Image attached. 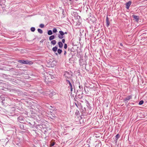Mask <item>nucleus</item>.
Listing matches in <instances>:
<instances>
[{"label": "nucleus", "instance_id": "nucleus-1", "mask_svg": "<svg viewBox=\"0 0 147 147\" xmlns=\"http://www.w3.org/2000/svg\"><path fill=\"white\" fill-rule=\"evenodd\" d=\"M18 62L23 64L32 65L33 64L32 61L29 60H18Z\"/></svg>", "mask_w": 147, "mask_h": 147}, {"label": "nucleus", "instance_id": "nucleus-2", "mask_svg": "<svg viewBox=\"0 0 147 147\" xmlns=\"http://www.w3.org/2000/svg\"><path fill=\"white\" fill-rule=\"evenodd\" d=\"M59 34H58V38L60 39H62L64 37V32L62 31H59Z\"/></svg>", "mask_w": 147, "mask_h": 147}, {"label": "nucleus", "instance_id": "nucleus-3", "mask_svg": "<svg viewBox=\"0 0 147 147\" xmlns=\"http://www.w3.org/2000/svg\"><path fill=\"white\" fill-rule=\"evenodd\" d=\"M64 76L66 79H69L70 77V75L69 72H66L64 74Z\"/></svg>", "mask_w": 147, "mask_h": 147}, {"label": "nucleus", "instance_id": "nucleus-4", "mask_svg": "<svg viewBox=\"0 0 147 147\" xmlns=\"http://www.w3.org/2000/svg\"><path fill=\"white\" fill-rule=\"evenodd\" d=\"M132 96L131 95H129L127 96L125 98L123 99L124 101H126L127 100H128L130 99H131L132 98Z\"/></svg>", "mask_w": 147, "mask_h": 147}, {"label": "nucleus", "instance_id": "nucleus-5", "mask_svg": "<svg viewBox=\"0 0 147 147\" xmlns=\"http://www.w3.org/2000/svg\"><path fill=\"white\" fill-rule=\"evenodd\" d=\"M47 95H48L50 97H51L52 96L53 94L52 92H51L49 90L47 91V93H46Z\"/></svg>", "mask_w": 147, "mask_h": 147}, {"label": "nucleus", "instance_id": "nucleus-6", "mask_svg": "<svg viewBox=\"0 0 147 147\" xmlns=\"http://www.w3.org/2000/svg\"><path fill=\"white\" fill-rule=\"evenodd\" d=\"M131 3V1H129L126 4V8L127 9H129Z\"/></svg>", "mask_w": 147, "mask_h": 147}, {"label": "nucleus", "instance_id": "nucleus-7", "mask_svg": "<svg viewBox=\"0 0 147 147\" xmlns=\"http://www.w3.org/2000/svg\"><path fill=\"white\" fill-rule=\"evenodd\" d=\"M134 18L135 19V20L137 22L139 20V17L138 16H137L136 15H134L133 16Z\"/></svg>", "mask_w": 147, "mask_h": 147}, {"label": "nucleus", "instance_id": "nucleus-8", "mask_svg": "<svg viewBox=\"0 0 147 147\" xmlns=\"http://www.w3.org/2000/svg\"><path fill=\"white\" fill-rule=\"evenodd\" d=\"M58 44L59 46V47L60 48H62L63 46V44L62 42H59L58 43Z\"/></svg>", "mask_w": 147, "mask_h": 147}, {"label": "nucleus", "instance_id": "nucleus-9", "mask_svg": "<svg viewBox=\"0 0 147 147\" xmlns=\"http://www.w3.org/2000/svg\"><path fill=\"white\" fill-rule=\"evenodd\" d=\"M57 47L56 46H55V47H53L52 48V50L54 52H56L57 50Z\"/></svg>", "mask_w": 147, "mask_h": 147}, {"label": "nucleus", "instance_id": "nucleus-10", "mask_svg": "<svg viewBox=\"0 0 147 147\" xmlns=\"http://www.w3.org/2000/svg\"><path fill=\"white\" fill-rule=\"evenodd\" d=\"M106 22H107V26H108L110 22L109 20L108 17H107V18L106 19Z\"/></svg>", "mask_w": 147, "mask_h": 147}, {"label": "nucleus", "instance_id": "nucleus-11", "mask_svg": "<svg viewBox=\"0 0 147 147\" xmlns=\"http://www.w3.org/2000/svg\"><path fill=\"white\" fill-rule=\"evenodd\" d=\"M55 38V36L54 35H53L52 36H50L49 37V40H51L54 39Z\"/></svg>", "mask_w": 147, "mask_h": 147}, {"label": "nucleus", "instance_id": "nucleus-12", "mask_svg": "<svg viewBox=\"0 0 147 147\" xmlns=\"http://www.w3.org/2000/svg\"><path fill=\"white\" fill-rule=\"evenodd\" d=\"M51 44L54 45H55L56 44V41L55 40H52L51 41Z\"/></svg>", "mask_w": 147, "mask_h": 147}, {"label": "nucleus", "instance_id": "nucleus-13", "mask_svg": "<svg viewBox=\"0 0 147 147\" xmlns=\"http://www.w3.org/2000/svg\"><path fill=\"white\" fill-rule=\"evenodd\" d=\"M53 34L52 31L51 30H49L48 32V34L49 35H51Z\"/></svg>", "mask_w": 147, "mask_h": 147}, {"label": "nucleus", "instance_id": "nucleus-14", "mask_svg": "<svg viewBox=\"0 0 147 147\" xmlns=\"http://www.w3.org/2000/svg\"><path fill=\"white\" fill-rule=\"evenodd\" d=\"M38 32L40 34H42L43 33L42 30L40 29H38Z\"/></svg>", "mask_w": 147, "mask_h": 147}, {"label": "nucleus", "instance_id": "nucleus-15", "mask_svg": "<svg viewBox=\"0 0 147 147\" xmlns=\"http://www.w3.org/2000/svg\"><path fill=\"white\" fill-rule=\"evenodd\" d=\"M62 52V51L61 49H59L57 50L58 53L59 54H60Z\"/></svg>", "mask_w": 147, "mask_h": 147}, {"label": "nucleus", "instance_id": "nucleus-16", "mask_svg": "<svg viewBox=\"0 0 147 147\" xmlns=\"http://www.w3.org/2000/svg\"><path fill=\"white\" fill-rule=\"evenodd\" d=\"M30 30L32 32H34L35 31V28L32 27L31 28Z\"/></svg>", "mask_w": 147, "mask_h": 147}, {"label": "nucleus", "instance_id": "nucleus-17", "mask_svg": "<svg viewBox=\"0 0 147 147\" xmlns=\"http://www.w3.org/2000/svg\"><path fill=\"white\" fill-rule=\"evenodd\" d=\"M68 88H69H69L70 89V91H71V94H72V92L73 91L72 86V87H69V86L68 87Z\"/></svg>", "mask_w": 147, "mask_h": 147}, {"label": "nucleus", "instance_id": "nucleus-18", "mask_svg": "<svg viewBox=\"0 0 147 147\" xmlns=\"http://www.w3.org/2000/svg\"><path fill=\"white\" fill-rule=\"evenodd\" d=\"M53 33H56L57 32V29L56 28H53Z\"/></svg>", "mask_w": 147, "mask_h": 147}, {"label": "nucleus", "instance_id": "nucleus-19", "mask_svg": "<svg viewBox=\"0 0 147 147\" xmlns=\"http://www.w3.org/2000/svg\"><path fill=\"white\" fill-rule=\"evenodd\" d=\"M144 103V101L143 100H141L140 101L139 103V105H142Z\"/></svg>", "mask_w": 147, "mask_h": 147}, {"label": "nucleus", "instance_id": "nucleus-20", "mask_svg": "<svg viewBox=\"0 0 147 147\" xmlns=\"http://www.w3.org/2000/svg\"><path fill=\"white\" fill-rule=\"evenodd\" d=\"M39 26L41 28H43L44 26V25L43 24H41Z\"/></svg>", "mask_w": 147, "mask_h": 147}, {"label": "nucleus", "instance_id": "nucleus-21", "mask_svg": "<svg viewBox=\"0 0 147 147\" xmlns=\"http://www.w3.org/2000/svg\"><path fill=\"white\" fill-rule=\"evenodd\" d=\"M70 82V81L68 79H66V83L67 84H69Z\"/></svg>", "mask_w": 147, "mask_h": 147}, {"label": "nucleus", "instance_id": "nucleus-22", "mask_svg": "<svg viewBox=\"0 0 147 147\" xmlns=\"http://www.w3.org/2000/svg\"><path fill=\"white\" fill-rule=\"evenodd\" d=\"M55 144V143L54 142H52L51 143L50 146H53Z\"/></svg>", "mask_w": 147, "mask_h": 147}, {"label": "nucleus", "instance_id": "nucleus-23", "mask_svg": "<svg viewBox=\"0 0 147 147\" xmlns=\"http://www.w3.org/2000/svg\"><path fill=\"white\" fill-rule=\"evenodd\" d=\"M120 137V136L118 134H117L116 136V137L117 139L119 138Z\"/></svg>", "mask_w": 147, "mask_h": 147}, {"label": "nucleus", "instance_id": "nucleus-24", "mask_svg": "<svg viewBox=\"0 0 147 147\" xmlns=\"http://www.w3.org/2000/svg\"><path fill=\"white\" fill-rule=\"evenodd\" d=\"M64 48L65 49H66L67 48V45L66 44H65L64 45Z\"/></svg>", "mask_w": 147, "mask_h": 147}, {"label": "nucleus", "instance_id": "nucleus-25", "mask_svg": "<svg viewBox=\"0 0 147 147\" xmlns=\"http://www.w3.org/2000/svg\"><path fill=\"white\" fill-rule=\"evenodd\" d=\"M65 40L64 39H63L62 40V43H64L65 42Z\"/></svg>", "mask_w": 147, "mask_h": 147}, {"label": "nucleus", "instance_id": "nucleus-26", "mask_svg": "<svg viewBox=\"0 0 147 147\" xmlns=\"http://www.w3.org/2000/svg\"><path fill=\"white\" fill-rule=\"evenodd\" d=\"M69 84V87H72V84H71V82H70V83Z\"/></svg>", "mask_w": 147, "mask_h": 147}, {"label": "nucleus", "instance_id": "nucleus-27", "mask_svg": "<svg viewBox=\"0 0 147 147\" xmlns=\"http://www.w3.org/2000/svg\"><path fill=\"white\" fill-rule=\"evenodd\" d=\"M120 44L121 46L123 47V45L121 43H120Z\"/></svg>", "mask_w": 147, "mask_h": 147}, {"label": "nucleus", "instance_id": "nucleus-28", "mask_svg": "<svg viewBox=\"0 0 147 147\" xmlns=\"http://www.w3.org/2000/svg\"><path fill=\"white\" fill-rule=\"evenodd\" d=\"M64 35L65 34H67V32H64Z\"/></svg>", "mask_w": 147, "mask_h": 147}, {"label": "nucleus", "instance_id": "nucleus-29", "mask_svg": "<svg viewBox=\"0 0 147 147\" xmlns=\"http://www.w3.org/2000/svg\"><path fill=\"white\" fill-rule=\"evenodd\" d=\"M66 51H64V54L65 55H66Z\"/></svg>", "mask_w": 147, "mask_h": 147}, {"label": "nucleus", "instance_id": "nucleus-30", "mask_svg": "<svg viewBox=\"0 0 147 147\" xmlns=\"http://www.w3.org/2000/svg\"><path fill=\"white\" fill-rule=\"evenodd\" d=\"M81 87L80 85H79V88H80V90H81Z\"/></svg>", "mask_w": 147, "mask_h": 147}, {"label": "nucleus", "instance_id": "nucleus-31", "mask_svg": "<svg viewBox=\"0 0 147 147\" xmlns=\"http://www.w3.org/2000/svg\"><path fill=\"white\" fill-rule=\"evenodd\" d=\"M55 54H56V55H58V54H57V53H55Z\"/></svg>", "mask_w": 147, "mask_h": 147}, {"label": "nucleus", "instance_id": "nucleus-32", "mask_svg": "<svg viewBox=\"0 0 147 147\" xmlns=\"http://www.w3.org/2000/svg\"><path fill=\"white\" fill-rule=\"evenodd\" d=\"M75 105L77 106V107H78L77 105L76 104V103H75Z\"/></svg>", "mask_w": 147, "mask_h": 147}, {"label": "nucleus", "instance_id": "nucleus-33", "mask_svg": "<svg viewBox=\"0 0 147 147\" xmlns=\"http://www.w3.org/2000/svg\"><path fill=\"white\" fill-rule=\"evenodd\" d=\"M80 65H82V63H80Z\"/></svg>", "mask_w": 147, "mask_h": 147}, {"label": "nucleus", "instance_id": "nucleus-34", "mask_svg": "<svg viewBox=\"0 0 147 147\" xmlns=\"http://www.w3.org/2000/svg\"><path fill=\"white\" fill-rule=\"evenodd\" d=\"M76 113H78V112H76Z\"/></svg>", "mask_w": 147, "mask_h": 147}, {"label": "nucleus", "instance_id": "nucleus-35", "mask_svg": "<svg viewBox=\"0 0 147 147\" xmlns=\"http://www.w3.org/2000/svg\"><path fill=\"white\" fill-rule=\"evenodd\" d=\"M76 113H78V112H76Z\"/></svg>", "mask_w": 147, "mask_h": 147}, {"label": "nucleus", "instance_id": "nucleus-36", "mask_svg": "<svg viewBox=\"0 0 147 147\" xmlns=\"http://www.w3.org/2000/svg\"><path fill=\"white\" fill-rule=\"evenodd\" d=\"M69 0V1H71V0Z\"/></svg>", "mask_w": 147, "mask_h": 147}]
</instances>
